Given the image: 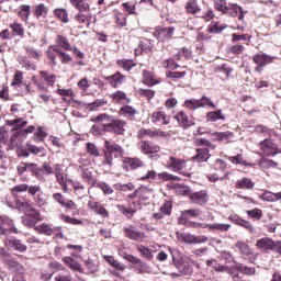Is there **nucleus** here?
<instances>
[{
    "label": "nucleus",
    "mask_w": 281,
    "mask_h": 281,
    "mask_svg": "<svg viewBox=\"0 0 281 281\" xmlns=\"http://www.w3.org/2000/svg\"><path fill=\"white\" fill-rule=\"evenodd\" d=\"M41 78L44 79V82H47L49 87H54L56 82V75L54 74H48L45 70L40 71Z\"/></svg>",
    "instance_id": "nucleus-39"
},
{
    "label": "nucleus",
    "mask_w": 281,
    "mask_h": 281,
    "mask_svg": "<svg viewBox=\"0 0 281 281\" xmlns=\"http://www.w3.org/2000/svg\"><path fill=\"white\" fill-rule=\"evenodd\" d=\"M124 168H131V170H137V168H144V160L137 157H124Z\"/></svg>",
    "instance_id": "nucleus-16"
},
{
    "label": "nucleus",
    "mask_w": 281,
    "mask_h": 281,
    "mask_svg": "<svg viewBox=\"0 0 281 281\" xmlns=\"http://www.w3.org/2000/svg\"><path fill=\"white\" fill-rule=\"evenodd\" d=\"M138 137L142 139L144 137H155V131L153 130H146V128H140L138 131Z\"/></svg>",
    "instance_id": "nucleus-64"
},
{
    "label": "nucleus",
    "mask_w": 281,
    "mask_h": 281,
    "mask_svg": "<svg viewBox=\"0 0 281 281\" xmlns=\"http://www.w3.org/2000/svg\"><path fill=\"white\" fill-rule=\"evenodd\" d=\"M113 188L119 192H133V190H135V184L133 182H130V183L119 182V183H115Z\"/></svg>",
    "instance_id": "nucleus-30"
},
{
    "label": "nucleus",
    "mask_w": 281,
    "mask_h": 281,
    "mask_svg": "<svg viewBox=\"0 0 281 281\" xmlns=\"http://www.w3.org/2000/svg\"><path fill=\"white\" fill-rule=\"evenodd\" d=\"M151 122L154 124H164V126H167V124H170V115H167L162 111L154 112L151 115Z\"/></svg>",
    "instance_id": "nucleus-21"
},
{
    "label": "nucleus",
    "mask_w": 281,
    "mask_h": 281,
    "mask_svg": "<svg viewBox=\"0 0 281 281\" xmlns=\"http://www.w3.org/2000/svg\"><path fill=\"white\" fill-rule=\"evenodd\" d=\"M259 146L266 157H276V155H278V145L273 139L266 138L260 142Z\"/></svg>",
    "instance_id": "nucleus-7"
},
{
    "label": "nucleus",
    "mask_w": 281,
    "mask_h": 281,
    "mask_svg": "<svg viewBox=\"0 0 281 281\" xmlns=\"http://www.w3.org/2000/svg\"><path fill=\"white\" fill-rule=\"evenodd\" d=\"M27 189H30V184L23 183V184H18V186L13 187L11 192H12L13 196H16V194H19L21 192H27Z\"/></svg>",
    "instance_id": "nucleus-55"
},
{
    "label": "nucleus",
    "mask_w": 281,
    "mask_h": 281,
    "mask_svg": "<svg viewBox=\"0 0 281 281\" xmlns=\"http://www.w3.org/2000/svg\"><path fill=\"white\" fill-rule=\"evenodd\" d=\"M143 82L144 85H147V87L159 85V80L155 79V75L148 70L143 71Z\"/></svg>",
    "instance_id": "nucleus-26"
},
{
    "label": "nucleus",
    "mask_w": 281,
    "mask_h": 281,
    "mask_svg": "<svg viewBox=\"0 0 281 281\" xmlns=\"http://www.w3.org/2000/svg\"><path fill=\"white\" fill-rule=\"evenodd\" d=\"M117 210H119V212L124 214V216H127V218H131V216H133V214H135V212H136L133 209H126V206H124V205H117Z\"/></svg>",
    "instance_id": "nucleus-63"
},
{
    "label": "nucleus",
    "mask_w": 281,
    "mask_h": 281,
    "mask_svg": "<svg viewBox=\"0 0 281 281\" xmlns=\"http://www.w3.org/2000/svg\"><path fill=\"white\" fill-rule=\"evenodd\" d=\"M206 120H207V122H217V120L225 121V116L223 114V110H217V111L209 112L206 114Z\"/></svg>",
    "instance_id": "nucleus-36"
},
{
    "label": "nucleus",
    "mask_w": 281,
    "mask_h": 281,
    "mask_svg": "<svg viewBox=\"0 0 281 281\" xmlns=\"http://www.w3.org/2000/svg\"><path fill=\"white\" fill-rule=\"evenodd\" d=\"M137 250L139 254H142V256H144V258H146V260H150L153 258V252H150V249L144 245H139Z\"/></svg>",
    "instance_id": "nucleus-56"
},
{
    "label": "nucleus",
    "mask_w": 281,
    "mask_h": 281,
    "mask_svg": "<svg viewBox=\"0 0 281 281\" xmlns=\"http://www.w3.org/2000/svg\"><path fill=\"white\" fill-rule=\"evenodd\" d=\"M23 85V71L18 70L13 77V81L11 83L12 87H21Z\"/></svg>",
    "instance_id": "nucleus-50"
},
{
    "label": "nucleus",
    "mask_w": 281,
    "mask_h": 281,
    "mask_svg": "<svg viewBox=\"0 0 281 281\" xmlns=\"http://www.w3.org/2000/svg\"><path fill=\"white\" fill-rule=\"evenodd\" d=\"M199 227H202L205 229V227H209V229H217L218 232H229V227L232 225L229 224H199Z\"/></svg>",
    "instance_id": "nucleus-27"
},
{
    "label": "nucleus",
    "mask_w": 281,
    "mask_h": 281,
    "mask_svg": "<svg viewBox=\"0 0 281 281\" xmlns=\"http://www.w3.org/2000/svg\"><path fill=\"white\" fill-rule=\"evenodd\" d=\"M125 151L122 146L111 143L110 140L104 142L103 149V166H108L111 168L113 166V159H117L120 157H124Z\"/></svg>",
    "instance_id": "nucleus-2"
},
{
    "label": "nucleus",
    "mask_w": 281,
    "mask_h": 281,
    "mask_svg": "<svg viewBox=\"0 0 281 281\" xmlns=\"http://www.w3.org/2000/svg\"><path fill=\"white\" fill-rule=\"evenodd\" d=\"M172 265L178 269L180 276H192L194 273V269L191 267L190 262L183 259H176L172 256Z\"/></svg>",
    "instance_id": "nucleus-6"
},
{
    "label": "nucleus",
    "mask_w": 281,
    "mask_h": 281,
    "mask_svg": "<svg viewBox=\"0 0 281 281\" xmlns=\"http://www.w3.org/2000/svg\"><path fill=\"white\" fill-rule=\"evenodd\" d=\"M235 247L240 251L243 256H254V258L258 256L256 252H254V250H251V247H249V245L246 244L245 241H237Z\"/></svg>",
    "instance_id": "nucleus-24"
},
{
    "label": "nucleus",
    "mask_w": 281,
    "mask_h": 281,
    "mask_svg": "<svg viewBox=\"0 0 281 281\" xmlns=\"http://www.w3.org/2000/svg\"><path fill=\"white\" fill-rule=\"evenodd\" d=\"M276 246V241L269 237H262L258 239L255 244V247L259 251H263V254H268V251H273V247Z\"/></svg>",
    "instance_id": "nucleus-9"
},
{
    "label": "nucleus",
    "mask_w": 281,
    "mask_h": 281,
    "mask_svg": "<svg viewBox=\"0 0 281 281\" xmlns=\"http://www.w3.org/2000/svg\"><path fill=\"white\" fill-rule=\"evenodd\" d=\"M125 238L130 240H135L136 243H144L146 240V234L138 232L133 225L123 228Z\"/></svg>",
    "instance_id": "nucleus-5"
},
{
    "label": "nucleus",
    "mask_w": 281,
    "mask_h": 281,
    "mask_svg": "<svg viewBox=\"0 0 281 281\" xmlns=\"http://www.w3.org/2000/svg\"><path fill=\"white\" fill-rule=\"evenodd\" d=\"M47 12H49V8H47V5L44 3L35 5L34 15L36 19H41V16L45 19L47 16Z\"/></svg>",
    "instance_id": "nucleus-34"
},
{
    "label": "nucleus",
    "mask_w": 281,
    "mask_h": 281,
    "mask_svg": "<svg viewBox=\"0 0 281 281\" xmlns=\"http://www.w3.org/2000/svg\"><path fill=\"white\" fill-rule=\"evenodd\" d=\"M88 207L94 214H99V216H102V218H109V211L104 207V205L100 204V202H95L93 200H89Z\"/></svg>",
    "instance_id": "nucleus-10"
},
{
    "label": "nucleus",
    "mask_w": 281,
    "mask_h": 281,
    "mask_svg": "<svg viewBox=\"0 0 281 281\" xmlns=\"http://www.w3.org/2000/svg\"><path fill=\"white\" fill-rule=\"evenodd\" d=\"M112 120H113V116L106 113L91 117V122H110L111 123Z\"/></svg>",
    "instance_id": "nucleus-58"
},
{
    "label": "nucleus",
    "mask_w": 281,
    "mask_h": 281,
    "mask_svg": "<svg viewBox=\"0 0 281 281\" xmlns=\"http://www.w3.org/2000/svg\"><path fill=\"white\" fill-rule=\"evenodd\" d=\"M237 271H240V273H244V276H255L256 274V268H249L243 263H239L236 266Z\"/></svg>",
    "instance_id": "nucleus-43"
},
{
    "label": "nucleus",
    "mask_w": 281,
    "mask_h": 281,
    "mask_svg": "<svg viewBox=\"0 0 281 281\" xmlns=\"http://www.w3.org/2000/svg\"><path fill=\"white\" fill-rule=\"evenodd\" d=\"M138 192L140 201H148V199L155 194V191L146 186L138 188Z\"/></svg>",
    "instance_id": "nucleus-29"
},
{
    "label": "nucleus",
    "mask_w": 281,
    "mask_h": 281,
    "mask_svg": "<svg viewBox=\"0 0 281 281\" xmlns=\"http://www.w3.org/2000/svg\"><path fill=\"white\" fill-rule=\"evenodd\" d=\"M29 153L32 155H38L40 157H45V147H37L36 145H26Z\"/></svg>",
    "instance_id": "nucleus-41"
},
{
    "label": "nucleus",
    "mask_w": 281,
    "mask_h": 281,
    "mask_svg": "<svg viewBox=\"0 0 281 281\" xmlns=\"http://www.w3.org/2000/svg\"><path fill=\"white\" fill-rule=\"evenodd\" d=\"M22 223L26 227H34L38 222L34 220V217H31L27 213L24 214L22 217Z\"/></svg>",
    "instance_id": "nucleus-57"
},
{
    "label": "nucleus",
    "mask_w": 281,
    "mask_h": 281,
    "mask_svg": "<svg viewBox=\"0 0 281 281\" xmlns=\"http://www.w3.org/2000/svg\"><path fill=\"white\" fill-rule=\"evenodd\" d=\"M175 120H177L179 126H181V128H190V126H194V122L191 121L188 117V114L183 111L179 112L176 116Z\"/></svg>",
    "instance_id": "nucleus-19"
},
{
    "label": "nucleus",
    "mask_w": 281,
    "mask_h": 281,
    "mask_svg": "<svg viewBox=\"0 0 281 281\" xmlns=\"http://www.w3.org/2000/svg\"><path fill=\"white\" fill-rule=\"evenodd\" d=\"M214 137L217 142H223V139H229L232 137V132H215Z\"/></svg>",
    "instance_id": "nucleus-60"
},
{
    "label": "nucleus",
    "mask_w": 281,
    "mask_h": 281,
    "mask_svg": "<svg viewBox=\"0 0 281 281\" xmlns=\"http://www.w3.org/2000/svg\"><path fill=\"white\" fill-rule=\"evenodd\" d=\"M30 172H32L33 177H35L36 179H43V169H41V167H38L37 164L34 162H29V169Z\"/></svg>",
    "instance_id": "nucleus-35"
},
{
    "label": "nucleus",
    "mask_w": 281,
    "mask_h": 281,
    "mask_svg": "<svg viewBox=\"0 0 281 281\" xmlns=\"http://www.w3.org/2000/svg\"><path fill=\"white\" fill-rule=\"evenodd\" d=\"M87 151L91 157H100V149L93 143H87Z\"/></svg>",
    "instance_id": "nucleus-53"
},
{
    "label": "nucleus",
    "mask_w": 281,
    "mask_h": 281,
    "mask_svg": "<svg viewBox=\"0 0 281 281\" xmlns=\"http://www.w3.org/2000/svg\"><path fill=\"white\" fill-rule=\"evenodd\" d=\"M4 246L7 249H14L15 251H20L21 254L27 251V246L19 239H10L5 238L4 239Z\"/></svg>",
    "instance_id": "nucleus-11"
},
{
    "label": "nucleus",
    "mask_w": 281,
    "mask_h": 281,
    "mask_svg": "<svg viewBox=\"0 0 281 281\" xmlns=\"http://www.w3.org/2000/svg\"><path fill=\"white\" fill-rule=\"evenodd\" d=\"M184 106L190 111H196V109H201L199 99H189L184 101Z\"/></svg>",
    "instance_id": "nucleus-45"
},
{
    "label": "nucleus",
    "mask_w": 281,
    "mask_h": 281,
    "mask_svg": "<svg viewBox=\"0 0 281 281\" xmlns=\"http://www.w3.org/2000/svg\"><path fill=\"white\" fill-rule=\"evenodd\" d=\"M126 126V121L123 120H111L110 123L103 124V131L105 133H113L114 135H124Z\"/></svg>",
    "instance_id": "nucleus-4"
},
{
    "label": "nucleus",
    "mask_w": 281,
    "mask_h": 281,
    "mask_svg": "<svg viewBox=\"0 0 281 281\" xmlns=\"http://www.w3.org/2000/svg\"><path fill=\"white\" fill-rule=\"evenodd\" d=\"M228 161L232 164H238L239 166H254L252 164L247 162L243 157V154H238L237 156H229Z\"/></svg>",
    "instance_id": "nucleus-40"
},
{
    "label": "nucleus",
    "mask_w": 281,
    "mask_h": 281,
    "mask_svg": "<svg viewBox=\"0 0 281 281\" xmlns=\"http://www.w3.org/2000/svg\"><path fill=\"white\" fill-rule=\"evenodd\" d=\"M54 14H55V16H57V19L63 21V23H69L67 10H65V9H56L54 11Z\"/></svg>",
    "instance_id": "nucleus-49"
},
{
    "label": "nucleus",
    "mask_w": 281,
    "mask_h": 281,
    "mask_svg": "<svg viewBox=\"0 0 281 281\" xmlns=\"http://www.w3.org/2000/svg\"><path fill=\"white\" fill-rule=\"evenodd\" d=\"M139 95L146 98L147 100H153L155 98V90L150 89H138Z\"/></svg>",
    "instance_id": "nucleus-59"
},
{
    "label": "nucleus",
    "mask_w": 281,
    "mask_h": 281,
    "mask_svg": "<svg viewBox=\"0 0 281 281\" xmlns=\"http://www.w3.org/2000/svg\"><path fill=\"white\" fill-rule=\"evenodd\" d=\"M161 147H159V145H155L148 140L140 143V153H143V155H155V153H159Z\"/></svg>",
    "instance_id": "nucleus-14"
},
{
    "label": "nucleus",
    "mask_w": 281,
    "mask_h": 281,
    "mask_svg": "<svg viewBox=\"0 0 281 281\" xmlns=\"http://www.w3.org/2000/svg\"><path fill=\"white\" fill-rule=\"evenodd\" d=\"M7 126H13L12 136L10 138L9 148L14 150L19 146V137H21V130L23 126H27V121H23L22 119L8 120Z\"/></svg>",
    "instance_id": "nucleus-3"
},
{
    "label": "nucleus",
    "mask_w": 281,
    "mask_h": 281,
    "mask_svg": "<svg viewBox=\"0 0 281 281\" xmlns=\"http://www.w3.org/2000/svg\"><path fill=\"white\" fill-rule=\"evenodd\" d=\"M60 218L61 221H64L65 223H69L70 225H82V221L69 217V215L61 214Z\"/></svg>",
    "instance_id": "nucleus-61"
},
{
    "label": "nucleus",
    "mask_w": 281,
    "mask_h": 281,
    "mask_svg": "<svg viewBox=\"0 0 281 281\" xmlns=\"http://www.w3.org/2000/svg\"><path fill=\"white\" fill-rule=\"evenodd\" d=\"M215 10L222 12V14H227L228 16H238L239 21L245 19L247 11L243 10V7L233 3L227 5V0H214Z\"/></svg>",
    "instance_id": "nucleus-1"
},
{
    "label": "nucleus",
    "mask_w": 281,
    "mask_h": 281,
    "mask_svg": "<svg viewBox=\"0 0 281 281\" xmlns=\"http://www.w3.org/2000/svg\"><path fill=\"white\" fill-rule=\"evenodd\" d=\"M207 191L194 192L190 195V200L196 205H204V203H207Z\"/></svg>",
    "instance_id": "nucleus-22"
},
{
    "label": "nucleus",
    "mask_w": 281,
    "mask_h": 281,
    "mask_svg": "<svg viewBox=\"0 0 281 281\" xmlns=\"http://www.w3.org/2000/svg\"><path fill=\"white\" fill-rule=\"evenodd\" d=\"M19 15L22 19V21H27L30 19V12H32L31 7L29 4H23L20 7Z\"/></svg>",
    "instance_id": "nucleus-46"
},
{
    "label": "nucleus",
    "mask_w": 281,
    "mask_h": 281,
    "mask_svg": "<svg viewBox=\"0 0 281 281\" xmlns=\"http://www.w3.org/2000/svg\"><path fill=\"white\" fill-rule=\"evenodd\" d=\"M175 34L173 27H157L154 32V36L158 41H168V38H172V35Z\"/></svg>",
    "instance_id": "nucleus-12"
},
{
    "label": "nucleus",
    "mask_w": 281,
    "mask_h": 281,
    "mask_svg": "<svg viewBox=\"0 0 281 281\" xmlns=\"http://www.w3.org/2000/svg\"><path fill=\"white\" fill-rule=\"evenodd\" d=\"M188 72L186 71H168L167 78H170L171 80H179L181 78H186Z\"/></svg>",
    "instance_id": "nucleus-54"
},
{
    "label": "nucleus",
    "mask_w": 281,
    "mask_h": 281,
    "mask_svg": "<svg viewBox=\"0 0 281 281\" xmlns=\"http://www.w3.org/2000/svg\"><path fill=\"white\" fill-rule=\"evenodd\" d=\"M200 102V109L209 106L210 109H216V104L212 101V99L203 95L201 99H199Z\"/></svg>",
    "instance_id": "nucleus-48"
},
{
    "label": "nucleus",
    "mask_w": 281,
    "mask_h": 281,
    "mask_svg": "<svg viewBox=\"0 0 281 281\" xmlns=\"http://www.w3.org/2000/svg\"><path fill=\"white\" fill-rule=\"evenodd\" d=\"M186 10L188 14H196L198 12H201V7L196 0H189L186 4Z\"/></svg>",
    "instance_id": "nucleus-32"
},
{
    "label": "nucleus",
    "mask_w": 281,
    "mask_h": 281,
    "mask_svg": "<svg viewBox=\"0 0 281 281\" xmlns=\"http://www.w3.org/2000/svg\"><path fill=\"white\" fill-rule=\"evenodd\" d=\"M63 262H65V265H67L72 271H79L81 273L82 266L71 257H64Z\"/></svg>",
    "instance_id": "nucleus-28"
},
{
    "label": "nucleus",
    "mask_w": 281,
    "mask_h": 281,
    "mask_svg": "<svg viewBox=\"0 0 281 281\" xmlns=\"http://www.w3.org/2000/svg\"><path fill=\"white\" fill-rule=\"evenodd\" d=\"M35 232L38 234H44V236H53L54 235V228H52L48 224H40L35 226Z\"/></svg>",
    "instance_id": "nucleus-33"
},
{
    "label": "nucleus",
    "mask_w": 281,
    "mask_h": 281,
    "mask_svg": "<svg viewBox=\"0 0 281 281\" xmlns=\"http://www.w3.org/2000/svg\"><path fill=\"white\" fill-rule=\"evenodd\" d=\"M70 3L74 8H77L79 12H89L90 10L89 3L85 2V0H70Z\"/></svg>",
    "instance_id": "nucleus-37"
},
{
    "label": "nucleus",
    "mask_w": 281,
    "mask_h": 281,
    "mask_svg": "<svg viewBox=\"0 0 281 281\" xmlns=\"http://www.w3.org/2000/svg\"><path fill=\"white\" fill-rule=\"evenodd\" d=\"M136 114H137V109L131 105H123L119 110V115H121V117H126V120H131V121L135 120Z\"/></svg>",
    "instance_id": "nucleus-20"
},
{
    "label": "nucleus",
    "mask_w": 281,
    "mask_h": 281,
    "mask_svg": "<svg viewBox=\"0 0 281 281\" xmlns=\"http://www.w3.org/2000/svg\"><path fill=\"white\" fill-rule=\"evenodd\" d=\"M56 43L59 47L66 49V52H74V48L71 47V44H69V40H67V37L57 35Z\"/></svg>",
    "instance_id": "nucleus-31"
},
{
    "label": "nucleus",
    "mask_w": 281,
    "mask_h": 281,
    "mask_svg": "<svg viewBox=\"0 0 281 281\" xmlns=\"http://www.w3.org/2000/svg\"><path fill=\"white\" fill-rule=\"evenodd\" d=\"M12 232L13 234H19V229L12 224V220L8 217H0V235L8 236Z\"/></svg>",
    "instance_id": "nucleus-8"
},
{
    "label": "nucleus",
    "mask_w": 281,
    "mask_h": 281,
    "mask_svg": "<svg viewBox=\"0 0 281 281\" xmlns=\"http://www.w3.org/2000/svg\"><path fill=\"white\" fill-rule=\"evenodd\" d=\"M193 159H198V161H207V159H210V150L207 148L196 149V155Z\"/></svg>",
    "instance_id": "nucleus-38"
},
{
    "label": "nucleus",
    "mask_w": 281,
    "mask_h": 281,
    "mask_svg": "<svg viewBox=\"0 0 281 281\" xmlns=\"http://www.w3.org/2000/svg\"><path fill=\"white\" fill-rule=\"evenodd\" d=\"M226 29H227V25L215 22L210 25V27L207 29V32H210V34H221V32H223V30H226Z\"/></svg>",
    "instance_id": "nucleus-42"
},
{
    "label": "nucleus",
    "mask_w": 281,
    "mask_h": 281,
    "mask_svg": "<svg viewBox=\"0 0 281 281\" xmlns=\"http://www.w3.org/2000/svg\"><path fill=\"white\" fill-rule=\"evenodd\" d=\"M235 188H237V190H254L256 182H252L249 178H243L236 181Z\"/></svg>",
    "instance_id": "nucleus-23"
},
{
    "label": "nucleus",
    "mask_w": 281,
    "mask_h": 281,
    "mask_svg": "<svg viewBox=\"0 0 281 281\" xmlns=\"http://www.w3.org/2000/svg\"><path fill=\"white\" fill-rule=\"evenodd\" d=\"M232 221L233 223H235V225H239L240 227H244L250 234H256V227H254V224H251V222L244 220L238 215L233 216Z\"/></svg>",
    "instance_id": "nucleus-17"
},
{
    "label": "nucleus",
    "mask_w": 281,
    "mask_h": 281,
    "mask_svg": "<svg viewBox=\"0 0 281 281\" xmlns=\"http://www.w3.org/2000/svg\"><path fill=\"white\" fill-rule=\"evenodd\" d=\"M150 179L153 181H155V179H157V171H155L153 169H147V172L140 176V180L142 181H150Z\"/></svg>",
    "instance_id": "nucleus-52"
},
{
    "label": "nucleus",
    "mask_w": 281,
    "mask_h": 281,
    "mask_svg": "<svg viewBox=\"0 0 281 281\" xmlns=\"http://www.w3.org/2000/svg\"><path fill=\"white\" fill-rule=\"evenodd\" d=\"M169 168H172L175 172H179V170H183L186 168V160L179 159L175 157L169 158Z\"/></svg>",
    "instance_id": "nucleus-25"
},
{
    "label": "nucleus",
    "mask_w": 281,
    "mask_h": 281,
    "mask_svg": "<svg viewBox=\"0 0 281 281\" xmlns=\"http://www.w3.org/2000/svg\"><path fill=\"white\" fill-rule=\"evenodd\" d=\"M12 32H13V36H23V34H25V30L23 29V26L15 22V23H12L10 25Z\"/></svg>",
    "instance_id": "nucleus-47"
},
{
    "label": "nucleus",
    "mask_w": 281,
    "mask_h": 281,
    "mask_svg": "<svg viewBox=\"0 0 281 281\" xmlns=\"http://www.w3.org/2000/svg\"><path fill=\"white\" fill-rule=\"evenodd\" d=\"M246 214L249 218H252V221H260V218H262V210L260 209L247 210Z\"/></svg>",
    "instance_id": "nucleus-44"
},
{
    "label": "nucleus",
    "mask_w": 281,
    "mask_h": 281,
    "mask_svg": "<svg viewBox=\"0 0 281 281\" xmlns=\"http://www.w3.org/2000/svg\"><path fill=\"white\" fill-rule=\"evenodd\" d=\"M45 137H47V133L43 131V127H38L33 139L37 143H41L45 140Z\"/></svg>",
    "instance_id": "nucleus-62"
},
{
    "label": "nucleus",
    "mask_w": 281,
    "mask_h": 281,
    "mask_svg": "<svg viewBox=\"0 0 281 281\" xmlns=\"http://www.w3.org/2000/svg\"><path fill=\"white\" fill-rule=\"evenodd\" d=\"M110 98L112 99L114 104H131V98H128L124 91L117 90L114 93H112Z\"/></svg>",
    "instance_id": "nucleus-18"
},
{
    "label": "nucleus",
    "mask_w": 281,
    "mask_h": 281,
    "mask_svg": "<svg viewBox=\"0 0 281 281\" xmlns=\"http://www.w3.org/2000/svg\"><path fill=\"white\" fill-rule=\"evenodd\" d=\"M116 64L119 65V67H121L125 71H131V69H133V67H135V64H133V61H131V60L120 59L116 61Z\"/></svg>",
    "instance_id": "nucleus-51"
},
{
    "label": "nucleus",
    "mask_w": 281,
    "mask_h": 281,
    "mask_svg": "<svg viewBox=\"0 0 281 281\" xmlns=\"http://www.w3.org/2000/svg\"><path fill=\"white\" fill-rule=\"evenodd\" d=\"M104 80L109 82L110 86L113 87V89H117V87L122 86L124 83V80H126V76L122 75V72L117 71L114 75L104 77Z\"/></svg>",
    "instance_id": "nucleus-13"
},
{
    "label": "nucleus",
    "mask_w": 281,
    "mask_h": 281,
    "mask_svg": "<svg viewBox=\"0 0 281 281\" xmlns=\"http://www.w3.org/2000/svg\"><path fill=\"white\" fill-rule=\"evenodd\" d=\"M53 199L59 203V205L66 207V210H76L77 207L76 202L72 200H65V195H63V193H54Z\"/></svg>",
    "instance_id": "nucleus-15"
}]
</instances>
